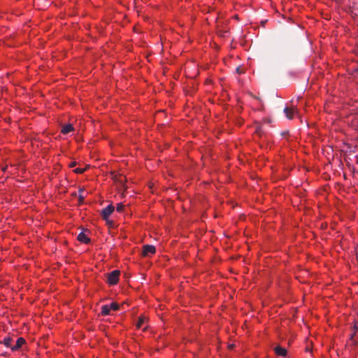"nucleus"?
<instances>
[{"instance_id": "f257e3e1", "label": "nucleus", "mask_w": 358, "mask_h": 358, "mask_svg": "<svg viewBox=\"0 0 358 358\" xmlns=\"http://www.w3.org/2000/svg\"><path fill=\"white\" fill-rule=\"evenodd\" d=\"M120 274V272L118 270H114L108 273L107 280L108 283L111 285H116L118 282Z\"/></svg>"}, {"instance_id": "f03ea898", "label": "nucleus", "mask_w": 358, "mask_h": 358, "mask_svg": "<svg viewBox=\"0 0 358 358\" xmlns=\"http://www.w3.org/2000/svg\"><path fill=\"white\" fill-rule=\"evenodd\" d=\"M284 113H285L286 117L289 120H292L294 117V115H297L299 117L298 110L295 108L285 107L284 109Z\"/></svg>"}, {"instance_id": "7ed1b4c3", "label": "nucleus", "mask_w": 358, "mask_h": 358, "mask_svg": "<svg viewBox=\"0 0 358 358\" xmlns=\"http://www.w3.org/2000/svg\"><path fill=\"white\" fill-rule=\"evenodd\" d=\"M156 252L155 247L151 245H145L143 248V256H149L153 255Z\"/></svg>"}, {"instance_id": "20e7f679", "label": "nucleus", "mask_w": 358, "mask_h": 358, "mask_svg": "<svg viewBox=\"0 0 358 358\" xmlns=\"http://www.w3.org/2000/svg\"><path fill=\"white\" fill-rule=\"evenodd\" d=\"M114 210L113 205H108L107 207L103 208L101 211V215L103 220H107L108 217L111 215Z\"/></svg>"}, {"instance_id": "39448f33", "label": "nucleus", "mask_w": 358, "mask_h": 358, "mask_svg": "<svg viewBox=\"0 0 358 358\" xmlns=\"http://www.w3.org/2000/svg\"><path fill=\"white\" fill-rule=\"evenodd\" d=\"M273 350L275 353L278 356L285 357L287 354V350L280 345L275 346Z\"/></svg>"}, {"instance_id": "423d86ee", "label": "nucleus", "mask_w": 358, "mask_h": 358, "mask_svg": "<svg viewBox=\"0 0 358 358\" xmlns=\"http://www.w3.org/2000/svg\"><path fill=\"white\" fill-rule=\"evenodd\" d=\"M24 343H25V340L23 338H22V337L18 338L16 341V344L15 345H13V347H11V350L12 351L18 350L22 346V345H24Z\"/></svg>"}, {"instance_id": "0eeeda50", "label": "nucleus", "mask_w": 358, "mask_h": 358, "mask_svg": "<svg viewBox=\"0 0 358 358\" xmlns=\"http://www.w3.org/2000/svg\"><path fill=\"white\" fill-rule=\"evenodd\" d=\"M78 240L81 242V243H89L90 242V239L85 235V234L84 232H80L78 235Z\"/></svg>"}, {"instance_id": "6e6552de", "label": "nucleus", "mask_w": 358, "mask_h": 358, "mask_svg": "<svg viewBox=\"0 0 358 358\" xmlns=\"http://www.w3.org/2000/svg\"><path fill=\"white\" fill-rule=\"evenodd\" d=\"M73 130V127L72 124H67L62 126L61 131L63 134H67Z\"/></svg>"}, {"instance_id": "1a4fd4ad", "label": "nucleus", "mask_w": 358, "mask_h": 358, "mask_svg": "<svg viewBox=\"0 0 358 358\" xmlns=\"http://www.w3.org/2000/svg\"><path fill=\"white\" fill-rule=\"evenodd\" d=\"M12 341H13L12 338H10V337H6V338H4L3 341H1L0 343H3L7 348H11V347H13V345H11Z\"/></svg>"}, {"instance_id": "9d476101", "label": "nucleus", "mask_w": 358, "mask_h": 358, "mask_svg": "<svg viewBox=\"0 0 358 358\" xmlns=\"http://www.w3.org/2000/svg\"><path fill=\"white\" fill-rule=\"evenodd\" d=\"M110 308L108 305H104L101 306V314L103 315H108L110 314Z\"/></svg>"}, {"instance_id": "9b49d317", "label": "nucleus", "mask_w": 358, "mask_h": 358, "mask_svg": "<svg viewBox=\"0 0 358 358\" xmlns=\"http://www.w3.org/2000/svg\"><path fill=\"white\" fill-rule=\"evenodd\" d=\"M145 318L143 317H140L136 323V327L138 329L143 328V324L145 323Z\"/></svg>"}, {"instance_id": "f8f14e48", "label": "nucleus", "mask_w": 358, "mask_h": 358, "mask_svg": "<svg viewBox=\"0 0 358 358\" xmlns=\"http://www.w3.org/2000/svg\"><path fill=\"white\" fill-rule=\"evenodd\" d=\"M108 306H109L110 310H117L120 308V306L117 303H112L110 305H108Z\"/></svg>"}, {"instance_id": "ddd939ff", "label": "nucleus", "mask_w": 358, "mask_h": 358, "mask_svg": "<svg viewBox=\"0 0 358 358\" xmlns=\"http://www.w3.org/2000/svg\"><path fill=\"white\" fill-rule=\"evenodd\" d=\"M124 206L123 205L122 203H119L117 205V207H116V210L117 212H122L123 210H124Z\"/></svg>"}, {"instance_id": "4468645a", "label": "nucleus", "mask_w": 358, "mask_h": 358, "mask_svg": "<svg viewBox=\"0 0 358 358\" xmlns=\"http://www.w3.org/2000/svg\"><path fill=\"white\" fill-rule=\"evenodd\" d=\"M85 170H86V168H83V169H82V168H77V169H74L73 171L76 173L80 174V173H84Z\"/></svg>"}, {"instance_id": "2eb2a0df", "label": "nucleus", "mask_w": 358, "mask_h": 358, "mask_svg": "<svg viewBox=\"0 0 358 358\" xmlns=\"http://www.w3.org/2000/svg\"><path fill=\"white\" fill-rule=\"evenodd\" d=\"M119 181H120V183L121 185V187H120V188H123L124 190H125L127 187H124V177L123 178L120 177V178L119 179Z\"/></svg>"}, {"instance_id": "dca6fc26", "label": "nucleus", "mask_w": 358, "mask_h": 358, "mask_svg": "<svg viewBox=\"0 0 358 358\" xmlns=\"http://www.w3.org/2000/svg\"><path fill=\"white\" fill-rule=\"evenodd\" d=\"M84 199H85L84 196H83L81 194H80V195H79V202H80V203H82L83 202Z\"/></svg>"}, {"instance_id": "f3484780", "label": "nucleus", "mask_w": 358, "mask_h": 358, "mask_svg": "<svg viewBox=\"0 0 358 358\" xmlns=\"http://www.w3.org/2000/svg\"><path fill=\"white\" fill-rule=\"evenodd\" d=\"M76 164H77V162H75V161H73V162H71L69 164V166L72 168V167L76 166Z\"/></svg>"}, {"instance_id": "a211bd4d", "label": "nucleus", "mask_w": 358, "mask_h": 358, "mask_svg": "<svg viewBox=\"0 0 358 358\" xmlns=\"http://www.w3.org/2000/svg\"><path fill=\"white\" fill-rule=\"evenodd\" d=\"M236 71L238 73H243V71L241 70V67H238L236 69Z\"/></svg>"}, {"instance_id": "6ab92c4d", "label": "nucleus", "mask_w": 358, "mask_h": 358, "mask_svg": "<svg viewBox=\"0 0 358 358\" xmlns=\"http://www.w3.org/2000/svg\"><path fill=\"white\" fill-rule=\"evenodd\" d=\"M82 192H83V190L82 189H80L79 192L81 193Z\"/></svg>"}, {"instance_id": "aec40b11", "label": "nucleus", "mask_w": 358, "mask_h": 358, "mask_svg": "<svg viewBox=\"0 0 358 358\" xmlns=\"http://www.w3.org/2000/svg\"><path fill=\"white\" fill-rule=\"evenodd\" d=\"M7 167L3 168V171H5Z\"/></svg>"}, {"instance_id": "412c9836", "label": "nucleus", "mask_w": 358, "mask_h": 358, "mask_svg": "<svg viewBox=\"0 0 358 358\" xmlns=\"http://www.w3.org/2000/svg\"><path fill=\"white\" fill-rule=\"evenodd\" d=\"M355 333L354 334H352V335H351V338H353V336H355Z\"/></svg>"}, {"instance_id": "4be33fe9", "label": "nucleus", "mask_w": 358, "mask_h": 358, "mask_svg": "<svg viewBox=\"0 0 358 358\" xmlns=\"http://www.w3.org/2000/svg\"><path fill=\"white\" fill-rule=\"evenodd\" d=\"M234 347V345H229V348H232Z\"/></svg>"}, {"instance_id": "5701e85b", "label": "nucleus", "mask_w": 358, "mask_h": 358, "mask_svg": "<svg viewBox=\"0 0 358 358\" xmlns=\"http://www.w3.org/2000/svg\"><path fill=\"white\" fill-rule=\"evenodd\" d=\"M357 73V76H358V70L357 71V73Z\"/></svg>"}]
</instances>
